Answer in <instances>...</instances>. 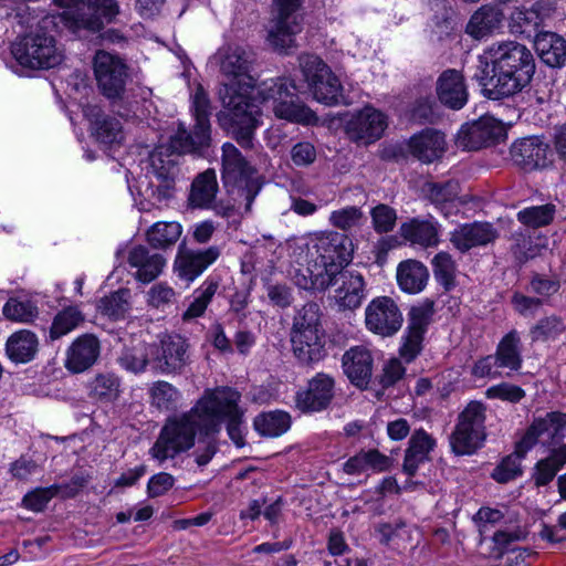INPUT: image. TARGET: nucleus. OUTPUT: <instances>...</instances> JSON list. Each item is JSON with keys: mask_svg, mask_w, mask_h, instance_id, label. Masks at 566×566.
<instances>
[{"mask_svg": "<svg viewBox=\"0 0 566 566\" xmlns=\"http://www.w3.org/2000/svg\"><path fill=\"white\" fill-rule=\"evenodd\" d=\"M221 160L222 181L227 192L235 202L243 205L247 212H250L252 203L262 188L261 177L231 143L223 144Z\"/></svg>", "mask_w": 566, "mask_h": 566, "instance_id": "6", "label": "nucleus"}, {"mask_svg": "<svg viewBox=\"0 0 566 566\" xmlns=\"http://www.w3.org/2000/svg\"><path fill=\"white\" fill-rule=\"evenodd\" d=\"M555 211V206L552 203L533 206L521 210L517 213V220L531 228L545 227L553 221Z\"/></svg>", "mask_w": 566, "mask_h": 566, "instance_id": "52", "label": "nucleus"}, {"mask_svg": "<svg viewBox=\"0 0 566 566\" xmlns=\"http://www.w3.org/2000/svg\"><path fill=\"white\" fill-rule=\"evenodd\" d=\"M434 279L444 290L449 291L455 285V263L448 252H439L432 259Z\"/></svg>", "mask_w": 566, "mask_h": 566, "instance_id": "51", "label": "nucleus"}, {"mask_svg": "<svg viewBox=\"0 0 566 566\" xmlns=\"http://www.w3.org/2000/svg\"><path fill=\"white\" fill-rule=\"evenodd\" d=\"M497 238V229L490 222L481 221L461 224L450 233L451 243L462 253L493 243Z\"/></svg>", "mask_w": 566, "mask_h": 566, "instance_id": "26", "label": "nucleus"}, {"mask_svg": "<svg viewBox=\"0 0 566 566\" xmlns=\"http://www.w3.org/2000/svg\"><path fill=\"white\" fill-rule=\"evenodd\" d=\"M433 314V301L426 300L418 305L412 306L408 313V325L406 329L424 336L428 326L432 322Z\"/></svg>", "mask_w": 566, "mask_h": 566, "instance_id": "50", "label": "nucleus"}, {"mask_svg": "<svg viewBox=\"0 0 566 566\" xmlns=\"http://www.w3.org/2000/svg\"><path fill=\"white\" fill-rule=\"evenodd\" d=\"M218 289V283L213 281L206 282L203 286L197 291L198 295L195 296L188 308L182 314L184 321H190L203 315L208 304L211 302Z\"/></svg>", "mask_w": 566, "mask_h": 566, "instance_id": "55", "label": "nucleus"}, {"mask_svg": "<svg viewBox=\"0 0 566 566\" xmlns=\"http://www.w3.org/2000/svg\"><path fill=\"white\" fill-rule=\"evenodd\" d=\"M191 111L196 120L193 129L188 132L184 124H179L176 134L172 135V146L179 151H202L211 143V107L208 95L200 85L192 95Z\"/></svg>", "mask_w": 566, "mask_h": 566, "instance_id": "16", "label": "nucleus"}, {"mask_svg": "<svg viewBox=\"0 0 566 566\" xmlns=\"http://www.w3.org/2000/svg\"><path fill=\"white\" fill-rule=\"evenodd\" d=\"M521 338L518 333L513 329L509 332L499 343L493 355L497 365L511 370H518L522 367Z\"/></svg>", "mask_w": 566, "mask_h": 566, "instance_id": "42", "label": "nucleus"}, {"mask_svg": "<svg viewBox=\"0 0 566 566\" xmlns=\"http://www.w3.org/2000/svg\"><path fill=\"white\" fill-rule=\"evenodd\" d=\"M291 161L295 167L311 166L317 157L315 146L310 142H298L290 150Z\"/></svg>", "mask_w": 566, "mask_h": 566, "instance_id": "61", "label": "nucleus"}, {"mask_svg": "<svg viewBox=\"0 0 566 566\" xmlns=\"http://www.w3.org/2000/svg\"><path fill=\"white\" fill-rule=\"evenodd\" d=\"M373 227L378 233H388L394 230L397 221V212L388 205L379 203L370 211Z\"/></svg>", "mask_w": 566, "mask_h": 566, "instance_id": "58", "label": "nucleus"}, {"mask_svg": "<svg viewBox=\"0 0 566 566\" xmlns=\"http://www.w3.org/2000/svg\"><path fill=\"white\" fill-rule=\"evenodd\" d=\"M88 396L101 402L112 403L122 394V380L112 371L97 373L87 385Z\"/></svg>", "mask_w": 566, "mask_h": 566, "instance_id": "39", "label": "nucleus"}, {"mask_svg": "<svg viewBox=\"0 0 566 566\" xmlns=\"http://www.w3.org/2000/svg\"><path fill=\"white\" fill-rule=\"evenodd\" d=\"M7 354L15 363L30 361L38 350V338L30 331H19L7 340Z\"/></svg>", "mask_w": 566, "mask_h": 566, "instance_id": "41", "label": "nucleus"}, {"mask_svg": "<svg viewBox=\"0 0 566 566\" xmlns=\"http://www.w3.org/2000/svg\"><path fill=\"white\" fill-rule=\"evenodd\" d=\"M294 91L293 82L277 77L264 81L258 93L277 118L303 125L315 123L317 117L314 112L300 99Z\"/></svg>", "mask_w": 566, "mask_h": 566, "instance_id": "8", "label": "nucleus"}, {"mask_svg": "<svg viewBox=\"0 0 566 566\" xmlns=\"http://www.w3.org/2000/svg\"><path fill=\"white\" fill-rule=\"evenodd\" d=\"M313 249L317 254L313 263L331 274L333 279L352 260V242L346 235L338 232H328L316 237Z\"/></svg>", "mask_w": 566, "mask_h": 566, "instance_id": "17", "label": "nucleus"}, {"mask_svg": "<svg viewBox=\"0 0 566 566\" xmlns=\"http://www.w3.org/2000/svg\"><path fill=\"white\" fill-rule=\"evenodd\" d=\"M534 48L541 60L551 67H560L566 62V40L555 32H538Z\"/></svg>", "mask_w": 566, "mask_h": 566, "instance_id": "34", "label": "nucleus"}, {"mask_svg": "<svg viewBox=\"0 0 566 566\" xmlns=\"http://www.w3.org/2000/svg\"><path fill=\"white\" fill-rule=\"evenodd\" d=\"M83 319L82 313L76 307L70 306L61 311L52 323L50 337L56 339L66 335L83 322Z\"/></svg>", "mask_w": 566, "mask_h": 566, "instance_id": "53", "label": "nucleus"}, {"mask_svg": "<svg viewBox=\"0 0 566 566\" xmlns=\"http://www.w3.org/2000/svg\"><path fill=\"white\" fill-rule=\"evenodd\" d=\"M321 306L308 302L298 308L290 333L294 356L303 365H311L325 356V333L321 323Z\"/></svg>", "mask_w": 566, "mask_h": 566, "instance_id": "5", "label": "nucleus"}, {"mask_svg": "<svg viewBox=\"0 0 566 566\" xmlns=\"http://www.w3.org/2000/svg\"><path fill=\"white\" fill-rule=\"evenodd\" d=\"M253 426L261 436L279 437L289 430L291 417L280 410L264 412L255 417Z\"/></svg>", "mask_w": 566, "mask_h": 566, "instance_id": "43", "label": "nucleus"}, {"mask_svg": "<svg viewBox=\"0 0 566 566\" xmlns=\"http://www.w3.org/2000/svg\"><path fill=\"white\" fill-rule=\"evenodd\" d=\"M334 397V379L317 374L310 380L307 389L297 392L296 407L303 412L321 411L327 408Z\"/></svg>", "mask_w": 566, "mask_h": 566, "instance_id": "27", "label": "nucleus"}, {"mask_svg": "<svg viewBox=\"0 0 566 566\" xmlns=\"http://www.w3.org/2000/svg\"><path fill=\"white\" fill-rule=\"evenodd\" d=\"M94 75L101 94L108 101L112 112L122 118L135 116L137 101L126 90L128 67L115 54L99 50L93 59Z\"/></svg>", "mask_w": 566, "mask_h": 566, "instance_id": "3", "label": "nucleus"}, {"mask_svg": "<svg viewBox=\"0 0 566 566\" xmlns=\"http://www.w3.org/2000/svg\"><path fill=\"white\" fill-rule=\"evenodd\" d=\"M513 163L525 171L547 167L552 163L549 145L541 137L531 136L514 142L510 149Z\"/></svg>", "mask_w": 566, "mask_h": 566, "instance_id": "23", "label": "nucleus"}, {"mask_svg": "<svg viewBox=\"0 0 566 566\" xmlns=\"http://www.w3.org/2000/svg\"><path fill=\"white\" fill-rule=\"evenodd\" d=\"M298 64L313 97L333 106L345 102L343 85L331 67L315 54H302Z\"/></svg>", "mask_w": 566, "mask_h": 566, "instance_id": "13", "label": "nucleus"}, {"mask_svg": "<svg viewBox=\"0 0 566 566\" xmlns=\"http://www.w3.org/2000/svg\"><path fill=\"white\" fill-rule=\"evenodd\" d=\"M153 345V369L160 374H180L189 364V344L179 334H168Z\"/></svg>", "mask_w": 566, "mask_h": 566, "instance_id": "20", "label": "nucleus"}, {"mask_svg": "<svg viewBox=\"0 0 566 566\" xmlns=\"http://www.w3.org/2000/svg\"><path fill=\"white\" fill-rule=\"evenodd\" d=\"M295 284L303 290L325 291L333 283V276L324 272L315 263L307 262V268L294 274Z\"/></svg>", "mask_w": 566, "mask_h": 566, "instance_id": "46", "label": "nucleus"}, {"mask_svg": "<svg viewBox=\"0 0 566 566\" xmlns=\"http://www.w3.org/2000/svg\"><path fill=\"white\" fill-rule=\"evenodd\" d=\"M133 277L148 284L155 281L166 266L165 256L143 244L132 247L126 256Z\"/></svg>", "mask_w": 566, "mask_h": 566, "instance_id": "24", "label": "nucleus"}, {"mask_svg": "<svg viewBox=\"0 0 566 566\" xmlns=\"http://www.w3.org/2000/svg\"><path fill=\"white\" fill-rule=\"evenodd\" d=\"M83 114L91 123L93 133L99 142L114 144L123 140L120 123L104 115L99 106L87 104L83 107Z\"/></svg>", "mask_w": 566, "mask_h": 566, "instance_id": "32", "label": "nucleus"}, {"mask_svg": "<svg viewBox=\"0 0 566 566\" xmlns=\"http://www.w3.org/2000/svg\"><path fill=\"white\" fill-rule=\"evenodd\" d=\"M221 254L220 248L212 245L205 250L179 251L175 266L181 279L193 281Z\"/></svg>", "mask_w": 566, "mask_h": 566, "instance_id": "30", "label": "nucleus"}, {"mask_svg": "<svg viewBox=\"0 0 566 566\" xmlns=\"http://www.w3.org/2000/svg\"><path fill=\"white\" fill-rule=\"evenodd\" d=\"M66 27L74 33L98 32L104 23H112L119 14L116 0H60Z\"/></svg>", "mask_w": 566, "mask_h": 566, "instance_id": "12", "label": "nucleus"}, {"mask_svg": "<svg viewBox=\"0 0 566 566\" xmlns=\"http://www.w3.org/2000/svg\"><path fill=\"white\" fill-rule=\"evenodd\" d=\"M55 489L53 485L48 488H36L33 491L27 493L23 497V505L34 512H41L48 505V503L55 497Z\"/></svg>", "mask_w": 566, "mask_h": 566, "instance_id": "62", "label": "nucleus"}, {"mask_svg": "<svg viewBox=\"0 0 566 566\" xmlns=\"http://www.w3.org/2000/svg\"><path fill=\"white\" fill-rule=\"evenodd\" d=\"M332 285H337L334 300L340 311L358 308L366 296L365 281L359 272L343 269L335 274Z\"/></svg>", "mask_w": 566, "mask_h": 566, "instance_id": "25", "label": "nucleus"}, {"mask_svg": "<svg viewBox=\"0 0 566 566\" xmlns=\"http://www.w3.org/2000/svg\"><path fill=\"white\" fill-rule=\"evenodd\" d=\"M486 408L482 402L471 401L458 417L450 436V446L457 455H470L479 450L486 438Z\"/></svg>", "mask_w": 566, "mask_h": 566, "instance_id": "14", "label": "nucleus"}, {"mask_svg": "<svg viewBox=\"0 0 566 566\" xmlns=\"http://www.w3.org/2000/svg\"><path fill=\"white\" fill-rule=\"evenodd\" d=\"M527 535L528 533H476V551L483 558L500 560L497 566H530L537 552L517 545Z\"/></svg>", "mask_w": 566, "mask_h": 566, "instance_id": "10", "label": "nucleus"}, {"mask_svg": "<svg viewBox=\"0 0 566 566\" xmlns=\"http://www.w3.org/2000/svg\"><path fill=\"white\" fill-rule=\"evenodd\" d=\"M328 220L333 227L348 231L361 226L364 213L361 209L356 206H347L332 211Z\"/></svg>", "mask_w": 566, "mask_h": 566, "instance_id": "56", "label": "nucleus"}, {"mask_svg": "<svg viewBox=\"0 0 566 566\" xmlns=\"http://www.w3.org/2000/svg\"><path fill=\"white\" fill-rule=\"evenodd\" d=\"M409 149L420 161L429 164L442 156L446 139L440 132L428 128L410 138Z\"/></svg>", "mask_w": 566, "mask_h": 566, "instance_id": "33", "label": "nucleus"}, {"mask_svg": "<svg viewBox=\"0 0 566 566\" xmlns=\"http://www.w3.org/2000/svg\"><path fill=\"white\" fill-rule=\"evenodd\" d=\"M205 397L208 405L202 420L205 434L219 432L221 422L227 419L229 438L235 447L242 448L245 440L242 429L243 411L238 406L240 392L229 387H221L208 392Z\"/></svg>", "mask_w": 566, "mask_h": 566, "instance_id": "7", "label": "nucleus"}, {"mask_svg": "<svg viewBox=\"0 0 566 566\" xmlns=\"http://www.w3.org/2000/svg\"><path fill=\"white\" fill-rule=\"evenodd\" d=\"M118 363L129 373H144L147 366L153 363V345L143 343L125 349L118 358Z\"/></svg>", "mask_w": 566, "mask_h": 566, "instance_id": "45", "label": "nucleus"}, {"mask_svg": "<svg viewBox=\"0 0 566 566\" xmlns=\"http://www.w3.org/2000/svg\"><path fill=\"white\" fill-rule=\"evenodd\" d=\"M99 353L98 338L93 334H84L77 337L69 347L65 367L74 374L83 373L96 363Z\"/></svg>", "mask_w": 566, "mask_h": 566, "instance_id": "29", "label": "nucleus"}, {"mask_svg": "<svg viewBox=\"0 0 566 566\" xmlns=\"http://www.w3.org/2000/svg\"><path fill=\"white\" fill-rule=\"evenodd\" d=\"M266 295L272 305L286 308L294 301L292 289L285 283H270L266 285Z\"/></svg>", "mask_w": 566, "mask_h": 566, "instance_id": "64", "label": "nucleus"}, {"mask_svg": "<svg viewBox=\"0 0 566 566\" xmlns=\"http://www.w3.org/2000/svg\"><path fill=\"white\" fill-rule=\"evenodd\" d=\"M11 53L21 66L32 70L52 69L63 60V52L55 38L44 27L18 38L11 44Z\"/></svg>", "mask_w": 566, "mask_h": 566, "instance_id": "9", "label": "nucleus"}, {"mask_svg": "<svg viewBox=\"0 0 566 566\" xmlns=\"http://www.w3.org/2000/svg\"><path fill=\"white\" fill-rule=\"evenodd\" d=\"M434 439L423 429L416 430L406 449L403 459V471L409 476H413L421 463L428 460L430 451L434 448Z\"/></svg>", "mask_w": 566, "mask_h": 566, "instance_id": "36", "label": "nucleus"}, {"mask_svg": "<svg viewBox=\"0 0 566 566\" xmlns=\"http://www.w3.org/2000/svg\"><path fill=\"white\" fill-rule=\"evenodd\" d=\"M150 403L161 411H169L177 408L180 400L179 390L168 381L158 380L149 388Z\"/></svg>", "mask_w": 566, "mask_h": 566, "instance_id": "47", "label": "nucleus"}, {"mask_svg": "<svg viewBox=\"0 0 566 566\" xmlns=\"http://www.w3.org/2000/svg\"><path fill=\"white\" fill-rule=\"evenodd\" d=\"M148 304L156 308H164L167 305L175 303L176 293L172 287L166 283H158L153 285L147 293Z\"/></svg>", "mask_w": 566, "mask_h": 566, "instance_id": "63", "label": "nucleus"}, {"mask_svg": "<svg viewBox=\"0 0 566 566\" xmlns=\"http://www.w3.org/2000/svg\"><path fill=\"white\" fill-rule=\"evenodd\" d=\"M505 135V127L501 122L492 116H482L462 125L455 144L465 150H478L500 142Z\"/></svg>", "mask_w": 566, "mask_h": 566, "instance_id": "21", "label": "nucleus"}, {"mask_svg": "<svg viewBox=\"0 0 566 566\" xmlns=\"http://www.w3.org/2000/svg\"><path fill=\"white\" fill-rule=\"evenodd\" d=\"M129 290L120 289L102 297L97 307L103 315L113 319L122 318L129 310Z\"/></svg>", "mask_w": 566, "mask_h": 566, "instance_id": "48", "label": "nucleus"}, {"mask_svg": "<svg viewBox=\"0 0 566 566\" xmlns=\"http://www.w3.org/2000/svg\"><path fill=\"white\" fill-rule=\"evenodd\" d=\"M423 337L418 333H411L406 329L399 348V355L406 363L413 361L420 355L423 348Z\"/></svg>", "mask_w": 566, "mask_h": 566, "instance_id": "60", "label": "nucleus"}, {"mask_svg": "<svg viewBox=\"0 0 566 566\" xmlns=\"http://www.w3.org/2000/svg\"><path fill=\"white\" fill-rule=\"evenodd\" d=\"M502 20L503 14L499 9L483 6L471 17L467 25V33L474 39H482L497 29Z\"/></svg>", "mask_w": 566, "mask_h": 566, "instance_id": "40", "label": "nucleus"}, {"mask_svg": "<svg viewBox=\"0 0 566 566\" xmlns=\"http://www.w3.org/2000/svg\"><path fill=\"white\" fill-rule=\"evenodd\" d=\"M525 454L518 452V442L515 452L505 457L493 470L492 478L499 483H507L522 474L521 459Z\"/></svg>", "mask_w": 566, "mask_h": 566, "instance_id": "54", "label": "nucleus"}, {"mask_svg": "<svg viewBox=\"0 0 566 566\" xmlns=\"http://www.w3.org/2000/svg\"><path fill=\"white\" fill-rule=\"evenodd\" d=\"M182 228L178 222H156L146 232V239L154 249H166L177 242Z\"/></svg>", "mask_w": 566, "mask_h": 566, "instance_id": "44", "label": "nucleus"}, {"mask_svg": "<svg viewBox=\"0 0 566 566\" xmlns=\"http://www.w3.org/2000/svg\"><path fill=\"white\" fill-rule=\"evenodd\" d=\"M374 358L365 345L353 346L342 357L344 374L357 387L368 385L373 374Z\"/></svg>", "mask_w": 566, "mask_h": 566, "instance_id": "28", "label": "nucleus"}, {"mask_svg": "<svg viewBox=\"0 0 566 566\" xmlns=\"http://www.w3.org/2000/svg\"><path fill=\"white\" fill-rule=\"evenodd\" d=\"M207 408L203 396L190 411L168 419L149 451L151 457L161 463L189 450L195 443L197 431L205 434L202 420Z\"/></svg>", "mask_w": 566, "mask_h": 566, "instance_id": "4", "label": "nucleus"}, {"mask_svg": "<svg viewBox=\"0 0 566 566\" xmlns=\"http://www.w3.org/2000/svg\"><path fill=\"white\" fill-rule=\"evenodd\" d=\"M402 323V313L389 296H377L365 308V326L374 335L392 337L400 331Z\"/></svg>", "mask_w": 566, "mask_h": 566, "instance_id": "18", "label": "nucleus"}, {"mask_svg": "<svg viewBox=\"0 0 566 566\" xmlns=\"http://www.w3.org/2000/svg\"><path fill=\"white\" fill-rule=\"evenodd\" d=\"M218 190L216 171L207 169L193 179L188 196V205L195 209H210Z\"/></svg>", "mask_w": 566, "mask_h": 566, "instance_id": "35", "label": "nucleus"}, {"mask_svg": "<svg viewBox=\"0 0 566 566\" xmlns=\"http://www.w3.org/2000/svg\"><path fill=\"white\" fill-rule=\"evenodd\" d=\"M216 59L222 74L230 80L219 91L223 105L218 114L219 124L241 147L250 149L259 125V109L250 97V91L256 84L251 74L254 54L239 45H227L217 52Z\"/></svg>", "mask_w": 566, "mask_h": 566, "instance_id": "1", "label": "nucleus"}, {"mask_svg": "<svg viewBox=\"0 0 566 566\" xmlns=\"http://www.w3.org/2000/svg\"><path fill=\"white\" fill-rule=\"evenodd\" d=\"M566 332L564 319L556 315L541 318L530 331L533 342H547L557 339Z\"/></svg>", "mask_w": 566, "mask_h": 566, "instance_id": "49", "label": "nucleus"}, {"mask_svg": "<svg viewBox=\"0 0 566 566\" xmlns=\"http://www.w3.org/2000/svg\"><path fill=\"white\" fill-rule=\"evenodd\" d=\"M302 0H273L271 18L266 25V42L279 53L295 49L296 35L303 29V19L298 13Z\"/></svg>", "mask_w": 566, "mask_h": 566, "instance_id": "11", "label": "nucleus"}, {"mask_svg": "<svg viewBox=\"0 0 566 566\" xmlns=\"http://www.w3.org/2000/svg\"><path fill=\"white\" fill-rule=\"evenodd\" d=\"M535 73L532 52L517 42L492 45L478 57L474 78L483 94L501 99L520 93Z\"/></svg>", "mask_w": 566, "mask_h": 566, "instance_id": "2", "label": "nucleus"}, {"mask_svg": "<svg viewBox=\"0 0 566 566\" xmlns=\"http://www.w3.org/2000/svg\"><path fill=\"white\" fill-rule=\"evenodd\" d=\"M2 313L6 318L14 322H29L36 315V308L31 302H22L10 298L3 306Z\"/></svg>", "mask_w": 566, "mask_h": 566, "instance_id": "59", "label": "nucleus"}, {"mask_svg": "<svg viewBox=\"0 0 566 566\" xmlns=\"http://www.w3.org/2000/svg\"><path fill=\"white\" fill-rule=\"evenodd\" d=\"M428 269L419 261L406 260L397 268V282L399 287L410 294L421 292L428 282Z\"/></svg>", "mask_w": 566, "mask_h": 566, "instance_id": "38", "label": "nucleus"}, {"mask_svg": "<svg viewBox=\"0 0 566 566\" xmlns=\"http://www.w3.org/2000/svg\"><path fill=\"white\" fill-rule=\"evenodd\" d=\"M399 233L406 241L422 248L436 247L439 243V226L428 220L413 218L403 222Z\"/></svg>", "mask_w": 566, "mask_h": 566, "instance_id": "37", "label": "nucleus"}, {"mask_svg": "<svg viewBox=\"0 0 566 566\" xmlns=\"http://www.w3.org/2000/svg\"><path fill=\"white\" fill-rule=\"evenodd\" d=\"M566 437V413L547 412L534 418L531 426L518 441V452L526 454L536 443L552 446Z\"/></svg>", "mask_w": 566, "mask_h": 566, "instance_id": "19", "label": "nucleus"}, {"mask_svg": "<svg viewBox=\"0 0 566 566\" xmlns=\"http://www.w3.org/2000/svg\"><path fill=\"white\" fill-rule=\"evenodd\" d=\"M191 151H179L172 146V136L169 145H159L148 156L146 170L153 175L158 184L150 186L151 197L161 202L172 197L175 182L179 175V158L182 154Z\"/></svg>", "mask_w": 566, "mask_h": 566, "instance_id": "15", "label": "nucleus"}, {"mask_svg": "<svg viewBox=\"0 0 566 566\" xmlns=\"http://www.w3.org/2000/svg\"><path fill=\"white\" fill-rule=\"evenodd\" d=\"M387 127V118L373 106H365L352 115L346 123V134L350 140L368 145L378 140Z\"/></svg>", "mask_w": 566, "mask_h": 566, "instance_id": "22", "label": "nucleus"}, {"mask_svg": "<svg viewBox=\"0 0 566 566\" xmlns=\"http://www.w3.org/2000/svg\"><path fill=\"white\" fill-rule=\"evenodd\" d=\"M460 192L458 181L433 182L428 185V197L436 206L454 201Z\"/></svg>", "mask_w": 566, "mask_h": 566, "instance_id": "57", "label": "nucleus"}, {"mask_svg": "<svg viewBox=\"0 0 566 566\" xmlns=\"http://www.w3.org/2000/svg\"><path fill=\"white\" fill-rule=\"evenodd\" d=\"M437 94L443 105L452 109L462 108L468 101V92L461 73L455 70L444 71L438 78Z\"/></svg>", "mask_w": 566, "mask_h": 566, "instance_id": "31", "label": "nucleus"}]
</instances>
